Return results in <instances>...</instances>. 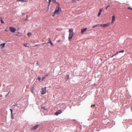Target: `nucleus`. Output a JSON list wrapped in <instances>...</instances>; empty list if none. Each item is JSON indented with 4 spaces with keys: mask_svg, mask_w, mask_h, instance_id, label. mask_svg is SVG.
Wrapping results in <instances>:
<instances>
[{
    "mask_svg": "<svg viewBox=\"0 0 132 132\" xmlns=\"http://www.w3.org/2000/svg\"><path fill=\"white\" fill-rule=\"evenodd\" d=\"M69 34L68 38L69 40H70L74 35L73 29L72 28L71 29L69 30Z\"/></svg>",
    "mask_w": 132,
    "mask_h": 132,
    "instance_id": "obj_1",
    "label": "nucleus"
},
{
    "mask_svg": "<svg viewBox=\"0 0 132 132\" xmlns=\"http://www.w3.org/2000/svg\"><path fill=\"white\" fill-rule=\"evenodd\" d=\"M61 10L60 8L59 7H57L55 10V14H59L60 13L59 12Z\"/></svg>",
    "mask_w": 132,
    "mask_h": 132,
    "instance_id": "obj_2",
    "label": "nucleus"
},
{
    "mask_svg": "<svg viewBox=\"0 0 132 132\" xmlns=\"http://www.w3.org/2000/svg\"><path fill=\"white\" fill-rule=\"evenodd\" d=\"M9 29L10 31L13 33L16 30L15 28L12 27H10Z\"/></svg>",
    "mask_w": 132,
    "mask_h": 132,
    "instance_id": "obj_3",
    "label": "nucleus"
},
{
    "mask_svg": "<svg viewBox=\"0 0 132 132\" xmlns=\"http://www.w3.org/2000/svg\"><path fill=\"white\" fill-rule=\"evenodd\" d=\"M46 87H45L44 88H42L41 94H44L46 93Z\"/></svg>",
    "mask_w": 132,
    "mask_h": 132,
    "instance_id": "obj_4",
    "label": "nucleus"
},
{
    "mask_svg": "<svg viewBox=\"0 0 132 132\" xmlns=\"http://www.w3.org/2000/svg\"><path fill=\"white\" fill-rule=\"evenodd\" d=\"M38 127V125H37L35 126H34L33 128L32 129V130H34L35 129H37V128Z\"/></svg>",
    "mask_w": 132,
    "mask_h": 132,
    "instance_id": "obj_5",
    "label": "nucleus"
},
{
    "mask_svg": "<svg viewBox=\"0 0 132 132\" xmlns=\"http://www.w3.org/2000/svg\"><path fill=\"white\" fill-rule=\"evenodd\" d=\"M87 29L86 28L84 29H82L81 30V33L83 34V33H84L85 32L86 30Z\"/></svg>",
    "mask_w": 132,
    "mask_h": 132,
    "instance_id": "obj_6",
    "label": "nucleus"
},
{
    "mask_svg": "<svg viewBox=\"0 0 132 132\" xmlns=\"http://www.w3.org/2000/svg\"><path fill=\"white\" fill-rule=\"evenodd\" d=\"M115 21V16L113 15L112 16V20L111 22V23H113Z\"/></svg>",
    "mask_w": 132,
    "mask_h": 132,
    "instance_id": "obj_7",
    "label": "nucleus"
},
{
    "mask_svg": "<svg viewBox=\"0 0 132 132\" xmlns=\"http://www.w3.org/2000/svg\"><path fill=\"white\" fill-rule=\"evenodd\" d=\"M61 113V112L60 111H59L56 112L55 113V114L56 116H57L59 114H60Z\"/></svg>",
    "mask_w": 132,
    "mask_h": 132,
    "instance_id": "obj_8",
    "label": "nucleus"
},
{
    "mask_svg": "<svg viewBox=\"0 0 132 132\" xmlns=\"http://www.w3.org/2000/svg\"><path fill=\"white\" fill-rule=\"evenodd\" d=\"M108 26V24H99V26H102L103 27H105L107 26Z\"/></svg>",
    "mask_w": 132,
    "mask_h": 132,
    "instance_id": "obj_9",
    "label": "nucleus"
},
{
    "mask_svg": "<svg viewBox=\"0 0 132 132\" xmlns=\"http://www.w3.org/2000/svg\"><path fill=\"white\" fill-rule=\"evenodd\" d=\"M48 43H50V44L52 45H53V44L52 43V42L50 38H49V40L48 42Z\"/></svg>",
    "mask_w": 132,
    "mask_h": 132,
    "instance_id": "obj_10",
    "label": "nucleus"
},
{
    "mask_svg": "<svg viewBox=\"0 0 132 132\" xmlns=\"http://www.w3.org/2000/svg\"><path fill=\"white\" fill-rule=\"evenodd\" d=\"M51 1H52V2H54V3L55 2V0H49V6L50 5V3L51 2Z\"/></svg>",
    "mask_w": 132,
    "mask_h": 132,
    "instance_id": "obj_11",
    "label": "nucleus"
},
{
    "mask_svg": "<svg viewBox=\"0 0 132 132\" xmlns=\"http://www.w3.org/2000/svg\"><path fill=\"white\" fill-rule=\"evenodd\" d=\"M5 44V43H4L3 44H2V46L1 47V48L2 49L4 47Z\"/></svg>",
    "mask_w": 132,
    "mask_h": 132,
    "instance_id": "obj_12",
    "label": "nucleus"
},
{
    "mask_svg": "<svg viewBox=\"0 0 132 132\" xmlns=\"http://www.w3.org/2000/svg\"><path fill=\"white\" fill-rule=\"evenodd\" d=\"M27 35H28V36H29L30 37V36H31V35L32 34H31V33H30V32H28V33H27Z\"/></svg>",
    "mask_w": 132,
    "mask_h": 132,
    "instance_id": "obj_13",
    "label": "nucleus"
},
{
    "mask_svg": "<svg viewBox=\"0 0 132 132\" xmlns=\"http://www.w3.org/2000/svg\"><path fill=\"white\" fill-rule=\"evenodd\" d=\"M69 76L68 75L65 78V79L66 80H67L69 79Z\"/></svg>",
    "mask_w": 132,
    "mask_h": 132,
    "instance_id": "obj_14",
    "label": "nucleus"
},
{
    "mask_svg": "<svg viewBox=\"0 0 132 132\" xmlns=\"http://www.w3.org/2000/svg\"><path fill=\"white\" fill-rule=\"evenodd\" d=\"M24 46L25 47H29V46L27 45L28 44H24Z\"/></svg>",
    "mask_w": 132,
    "mask_h": 132,
    "instance_id": "obj_15",
    "label": "nucleus"
},
{
    "mask_svg": "<svg viewBox=\"0 0 132 132\" xmlns=\"http://www.w3.org/2000/svg\"><path fill=\"white\" fill-rule=\"evenodd\" d=\"M10 111L11 112V115H12V116H13V113H12V112H13V110H12V109H10Z\"/></svg>",
    "mask_w": 132,
    "mask_h": 132,
    "instance_id": "obj_16",
    "label": "nucleus"
},
{
    "mask_svg": "<svg viewBox=\"0 0 132 132\" xmlns=\"http://www.w3.org/2000/svg\"><path fill=\"white\" fill-rule=\"evenodd\" d=\"M99 26V24H97V25H96L94 26L93 27V28H95V27L97 26Z\"/></svg>",
    "mask_w": 132,
    "mask_h": 132,
    "instance_id": "obj_17",
    "label": "nucleus"
},
{
    "mask_svg": "<svg viewBox=\"0 0 132 132\" xmlns=\"http://www.w3.org/2000/svg\"><path fill=\"white\" fill-rule=\"evenodd\" d=\"M33 89H34V88L33 87H32L31 88V92L33 93H34V92H33Z\"/></svg>",
    "mask_w": 132,
    "mask_h": 132,
    "instance_id": "obj_18",
    "label": "nucleus"
},
{
    "mask_svg": "<svg viewBox=\"0 0 132 132\" xmlns=\"http://www.w3.org/2000/svg\"><path fill=\"white\" fill-rule=\"evenodd\" d=\"M101 14V13L99 12L98 15V16H100V15Z\"/></svg>",
    "mask_w": 132,
    "mask_h": 132,
    "instance_id": "obj_19",
    "label": "nucleus"
},
{
    "mask_svg": "<svg viewBox=\"0 0 132 132\" xmlns=\"http://www.w3.org/2000/svg\"><path fill=\"white\" fill-rule=\"evenodd\" d=\"M118 53V52H117L116 54H115L114 55H113L112 56V57H113L115 55H116V54H117Z\"/></svg>",
    "mask_w": 132,
    "mask_h": 132,
    "instance_id": "obj_20",
    "label": "nucleus"
},
{
    "mask_svg": "<svg viewBox=\"0 0 132 132\" xmlns=\"http://www.w3.org/2000/svg\"><path fill=\"white\" fill-rule=\"evenodd\" d=\"M18 1H23V2H26L27 1H24V0H19Z\"/></svg>",
    "mask_w": 132,
    "mask_h": 132,
    "instance_id": "obj_21",
    "label": "nucleus"
},
{
    "mask_svg": "<svg viewBox=\"0 0 132 132\" xmlns=\"http://www.w3.org/2000/svg\"><path fill=\"white\" fill-rule=\"evenodd\" d=\"M37 79L39 81H40L41 80V78L40 77H38Z\"/></svg>",
    "mask_w": 132,
    "mask_h": 132,
    "instance_id": "obj_22",
    "label": "nucleus"
},
{
    "mask_svg": "<svg viewBox=\"0 0 132 132\" xmlns=\"http://www.w3.org/2000/svg\"><path fill=\"white\" fill-rule=\"evenodd\" d=\"M1 22L2 23H4V21H3V20H1Z\"/></svg>",
    "mask_w": 132,
    "mask_h": 132,
    "instance_id": "obj_23",
    "label": "nucleus"
},
{
    "mask_svg": "<svg viewBox=\"0 0 132 132\" xmlns=\"http://www.w3.org/2000/svg\"><path fill=\"white\" fill-rule=\"evenodd\" d=\"M15 33L16 34V36H18V34H19V32H18L17 33Z\"/></svg>",
    "mask_w": 132,
    "mask_h": 132,
    "instance_id": "obj_24",
    "label": "nucleus"
},
{
    "mask_svg": "<svg viewBox=\"0 0 132 132\" xmlns=\"http://www.w3.org/2000/svg\"><path fill=\"white\" fill-rule=\"evenodd\" d=\"M124 51L123 50H122V51H119V52L120 53H121V52H122V53H123L124 52Z\"/></svg>",
    "mask_w": 132,
    "mask_h": 132,
    "instance_id": "obj_25",
    "label": "nucleus"
},
{
    "mask_svg": "<svg viewBox=\"0 0 132 132\" xmlns=\"http://www.w3.org/2000/svg\"><path fill=\"white\" fill-rule=\"evenodd\" d=\"M128 9H130L131 10H132V8H130V7H128Z\"/></svg>",
    "mask_w": 132,
    "mask_h": 132,
    "instance_id": "obj_26",
    "label": "nucleus"
},
{
    "mask_svg": "<svg viewBox=\"0 0 132 132\" xmlns=\"http://www.w3.org/2000/svg\"><path fill=\"white\" fill-rule=\"evenodd\" d=\"M102 9H100V10L99 12L101 13L102 12Z\"/></svg>",
    "mask_w": 132,
    "mask_h": 132,
    "instance_id": "obj_27",
    "label": "nucleus"
},
{
    "mask_svg": "<svg viewBox=\"0 0 132 132\" xmlns=\"http://www.w3.org/2000/svg\"><path fill=\"white\" fill-rule=\"evenodd\" d=\"M36 64H37V65H39V64L38 63V62H37Z\"/></svg>",
    "mask_w": 132,
    "mask_h": 132,
    "instance_id": "obj_28",
    "label": "nucleus"
},
{
    "mask_svg": "<svg viewBox=\"0 0 132 132\" xmlns=\"http://www.w3.org/2000/svg\"><path fill=\"white\" fill-rule=\"evenodd\" d=\"M109 6H107L106 8V9H107V8H108V7H109Z\"/></svg>",
    "mask_w": 132,
    "mask_h": 132,
    "instance_id": "obj_29",
    "label": "nucleus"
},
{
    "mask_svg": "<svg viewBox=\"0 0 132 132\" xmlns=\"http://www.w3.org/2000/svg\"><path fill=\"white\" fill-rule=\"evenodd\" d=\"M45 78V77H43L42 78V80H43Z\"/></svg>",
    "mask_w": 132,
    "mask_h": 132,
    "instance_id": "obj_30",
    "label": "nucleus"
},
{
    "mask_svg": "<svg viewBox=\"0 0 132 132\" xmlns=\"http://www.w3.org/2000/svg\"><path fill=\"white\" fill-rule=\"evenodd\" d=\"M11 116L12 118H12H13V116H12V115H11Z\"/></svg>",
    "mask_w": 132,
    "mask_h": 132,
    "instance_id": "obj_31",
    "label": "nucleus"
},
{
    "mask_svg": "<svg viewBox=\"0 0 132 132\" xmlns=\"http://www.w3.org/2000/svg\"><path fill=\"white\" fill-rule=\"evenodd\" d=\"M2 45V43L1 44H0V46Z\"/></svg>",
    "mask_w": 132,
    "mask_h": 132,
    "instance_id": "obj_32",
    "label": "nucleus"
},
{
    "mask_svg": "<svg viewBox=\"0 0 132 132\" xmlns=\"http://www.w3.org/2000/svg\"><path fill=\"white\" fill-rule=\"evenodd\" d=\"M5 31H7V30H5Z\"/></svg>",
    "mask_w": 132,
    "mask_h": 132,
    "instance_id": "obj_33",
    "label": "nucleus"
},
{
    "mask_svg": "<svg viewBox=\"0 0 132 132\" xmlns=\"http://www.w3.org/2000/svg\"><path fill=\"white\" fill-rule=\"evenodd\" d=\"M102 9V11L103 10V9Z\"/></svg>",
    "mask_w": 132,
    "mask_h": 132,
    "instance_id": "obj_34",
    "label": "nucleus"
},
{
    "mask_svg": "<svg viewBox=\"0 0 132 132\" xmlns=\"http://www.w3.org/2000/svg\"><path fill=\"white\" fill-rule=\"evenodd\" d=\"M27 19V17L26 18V19Z\"/></svg>",
    "mask_w": 132,
    "mask_h": 132,
    "instance_id": "obj_35",
    "label": "nucleus"
},
{
    "mask_svg": "<svg viewBox=\"0 0 132 132\" xmlns=\"http://www.w3.org/2000/svg\"><path fill=\"white\" fill-rule=\"evenodd\" d=\"M92 106H93V105ZM93 106H94V105H93Z\"/></svg>",
    "mask_w": 132,
    "mask_h": 132,
    "instance_id": "obj_36",
    "label": "nucleus"
}]
</instances>
